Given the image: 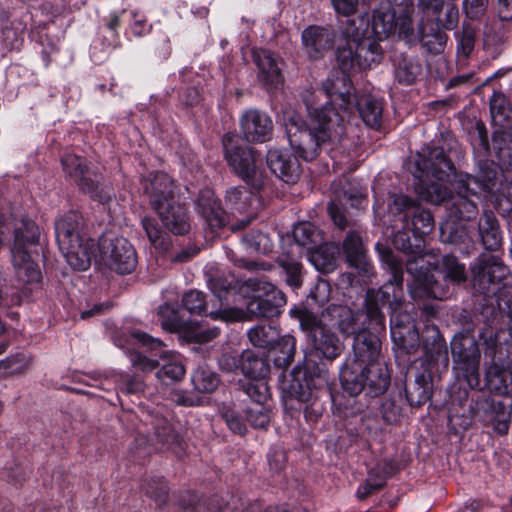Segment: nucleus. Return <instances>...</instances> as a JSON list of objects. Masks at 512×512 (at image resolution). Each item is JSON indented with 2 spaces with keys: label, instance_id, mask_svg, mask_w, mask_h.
Wrapping results in <instances>:
<instances>
[{
  "label": "nucleus",
  "instance_id": "obj_1",
  "mask_svg": "<svg viewBox=\"0 0 512 512\" xmlns=\"http://www.w3.org/2000/svg\"><path fill=\"white\" fill-rule=\"evenodd\" d=\"M362 314L354 313L347 306L330 305L318 319L308 310L297 311V318L301 329L307 333L311 347L310 354L305 353V370L310 367L308 357L314 353L317 357L329 360L338 357L343 344L338 337L330 331L337 327L345 335H355L353 353L347 359L340 372L342 387L350 395H358L364 389L368 394L377 396L384 393L390 385V374L387 366L379 362V338L366 329H360L358 320ZM327 383L325 372L318 368L314 376L304 373L303 382L294 375L289 385V393L297 400L315 405L317 391Z\"/></svg>",
  "mask_w": 512,
  "mask_h": 512
},
{
  "label": "nucleus",
  "instance_id": "obj_2",
  "mask_svg": "<svg viewBox=\"0 0 512 512\" xmlns=\"http://www.w3.org/2000/svg\"><path fill=\"white\" fill-rule=\"evenodd\" d=\"M338 67L339 70H334L322 87L330 103L317 105L306 101L309 124L304 123L295 111L287 110L283 114L288 141L306 161L316 158L322 145L340 142L345 134L346 114L352 110L355 97L351 93V70Z\"/></svg>",
  "mask_w": 512,
  "mask_h": 512
},
{
  "label": "nucleus",
  "instance_id": "obj_3",
  "mask_svg": "<svg viewBox=\"0 0 512 512\" xmlns=\"http://www.w3.org/2000/svg\"><path fill=\"white\" fill-rule=\"evenodd\" d=\"M83 219L75 211H70L55 223L56 240L67 263L75 270L85 271L92 259L100 265L121 274L131 273L137 265L134 247L123 237L104 234L100 237L96 253V243L82 234Z\"/></svg>",
  "mask_w": 512,
  "mask_h": 512
},
{
  "label": "nucleus",
  "instance_id": "obj_4",
  "mask_svg": "<svg viewBox=\"0 0 512 512\" xmlns=\"http://www.w3.org/2000/svg\"><path fill=\"white\" fill-rule=\"evenodd\" d=\"M394 247L404 254L402 265L406 264L407 272L413 277L409 291L414 299H442L445 294L441 291L432 270L436 264L435 257L424 252V239L413 233V242L407 231H398L393 236Z\"/></svg>",
  "mask_w": 512,
  "mask_h": 512
},
{
  "label": "nucleus",
  "instance_id": "obj_5",
  "mask_svg": "<svg viewBox=\"0 0 512 512\" xmlns=\"http://www.w3.org/2000/svg\"><path fill=\"white\" fill-rule=\"evenodd\" d=\"M380 259L391 274L389 280L378 291L369 290L366 298V316L380 328L384 327V316L381 306L388 305L390 309H399L403 298V267L402 260L388 248L376 245Z\"/></svg>",
  "mask_w": 512,
  "mask_h": 512
},
{
  "label": "nucleus",
  "instance_id": "obj_6",
  "mask_svg": "<svg viewBox=\"0 0 512 512\" xmlns=\"http://www.w3.org/2000/svg\"><path fill=\"white\" fill-rule=\"evenodd\" d=\"M344 35L346 43L337 49V65L344 70L370 68L382 57L379 40L370 35L368 27H356L355 21L347 24Z\"/></svg>",
  "mask_w": 512,
  "mask_h": 512
},
{
  "label": "nucleus",
  "instance_id": "obj_7",
  "mask_svg": "<svg viewBox=\"0 0 512 512\" xmlns=\"http://www.w3.org/2000/svg\"><path fill=\"white\" fill-rule=\"evenodd\" d=\"M420 175L416 184V191L422 200L440 204L444 202L449 193L446 181L453 172V165L443 154L442 150L434 149L428 160L416 161Z\"/></svg>",
  "mask_w": 512,
  "mask_h": 512
},
{
  "label": "nucleus",
  "instance_id": "obj_8",
  "mask_svg": "<svg viewBox=\"0 0 512 512\" xmlns=\"http://www.w3.org/2000/svg\"><path fill=\"white\" fill-rule=\"evenodd\" d=\"M38 238L39 229L29 219H23L21 225L15 227L11 257L16 276L22 283H38L41 279V271L32 256Z\"/></svg>",
  "mask_w": 512,
  "mask_h": 512
},
{
  "label": "nucleus",
  "instance_id": "obj_9",
  "mask_svg": "<svg viewBox=\"0 0 512 512\" xmlns=\"http://www.w3.org/2000/svg\"><path fill=\"white\" fill-rule=\"evenodd\" d=\"M454 370L472 389L480 385V350L475 337L469 333H459L451 341Z\"/></svg>",
  "mask_w": 512,
  "mask_h": 512
},
{
  "label": "nucleus",
  "instance_id": "obj_10",
  "mask_svg": "<svg viewBox=\"0 0 512 512\" xmlns=\"http://www.w3.org/2000/svg\"><path fill=\"white\" fill-rule=\"evenodd\" d=\"M492 189L490 178H478L470 175L461 177L457 182V194L452 196L451 211L459 219L470 220L478 212L476 201L481 193Z\"/></svg>",
  "mask_w": 512,
  "mask_h": 512
},
{
  "label": "nucleus",
  "instance_id": "obj_11",
  "mask_svg": "<svg viewBox=\"0 0 512 512\" xmlns=\"http://www.w3.org/2000/svg\"><path fill=\"white\" fill-rule=\"evenodd\" d=\"M240 138L234 133H226L223 136V148L225 159L233 171L243 180L250 182L257 176L258 163L260 162L254 150L239 144Z\"/></svg>",
  "mask_w": 512,
  "mask_h": 512
},
{
  "label": "nucleus",
  "instance_id": "obj_12",
  "mask_svg": "<svg viewBox=\"0 0 512 512\" xmlns=\"http://www.w3.org/2000/svg\"><path fill=\"white\" fill-rule=\"evenodd\" d=\"M62 166L67 175L75 178L81 189L94 200L106 203L110 199L109 188L100 183L101 176L87 168L82 158L67 154L62 158Z\"/></svg>",
  "mask_w": 512,
  "mask_h": 512
},
{
  "label": "nucleus",
  "instance_id": "obj_13",
  "mask_svg": "<svg viewBox=\"0 0 512 512\" xmlns=\"http://www.w3.org/2000/svg\"><path fill=\"white\" fill-rule=\"evenodd\" d=\"M473 279L487 293H495L491 286L503 283L506 285L510 279V271L504 265L498 253L485 252L477 259V263L471 266Z\"/></svg>",
  "mask_w": 512,
  "mask_h": 512
},
{
  "label": "nucleus",
  "instance_id": "obj_14",
  "mask_svg": "<svg viewBox=\"0 0 512 512\" xmlns=\"http://www.w3.org/2000/svg\"><path fill=\"white\" fill-rule=\"evenodd\" d=\"M219 302V295L207 300L205 294L197 290H191L183 296V305L192 314H205L214 320L220 319L225 322L239 321L243 318V312L239 309H217Z\"/></svg>",
  "mask_w": 512,
  "mask_h": 512
},
{
  "label": "nucleus",
  "instance_id": "obj_15",
  "mask_svg": "<svg viewBox=\"0 0 512 512\" xmlns=\"http://www.w3.org/2000/svg\"><path fill=\"white\" fill-rule=\"evenodd\" d=\"M130 361L134 367L142 371H151L160 363L142 356L140 353H131ZM161 368L157 372V377L164 384L180 380L185 374V368L179 355L169 354L161 357Z\"/></svg>",
  "mask_w": 512,
  "mask_h": 512
},
{
  "label": "nucleus",
  "instance_id": "obj_16",
  "mask_svg": "<svg viewBox=\"0 0 512 512\" xmlns=\"http://www.w3.org/2000/svg\"><path fill=\"white\" fill-rule=\"evenodd\" d=\"M159 315L162 318L161 325L163 329L170 332L182 331L189 341L207 343L216 338L220 333L219 328L216 326L204 327L197 324L184 328L177 314L174 311H170L166 306L160 308Z\"/></svg>",
  "mask_w": 512,
  "mask_h": 512
},
{
  "label": "nucleus",
  "instance_id": "obj_17",
  "mask_svg": "<svg viewBox=\"0 0 512 512\" xmlns=\"http://www.w3.org/2000/svg\"><path fill=\"white\" fill-rule=\"evenodd\" d=\"M388 4H380L374 11L371 26L366 24L370 35L382 41L392 35L397 26L403 32L408 31L411 21H403L398 14L389 8Z\"/></svg>",
  "mask_w": 512,
  "mask_h": 512
},
{
  "label": "nucleus",
  "instance_id": "obj_18",
  "mask_svg": "<svg viewBox=\"0 0 512 512\" xmlns=\"http://www.w3.org/2000/svg\"><path fill=\"white\" fill-rule=\"evenodd\" d=\"M241 130L249 142H265L270 139L273 122L265 113L257 109H249L241 117Z\"/></svg>",
  "mask_w": 512,
  "mask_h": 512
},
{
  "label": "nucleus",
  "instance_id": "obj_19",
  "mask_svg": "<svg viewBox=\"0 0 512 512\" xmlns=\"http://www.w3.org/2000/svg\"><path fill=\"white\" fill-rule=\"evenodd\" d=\"M291 148L295 153L294 157L279 149H271L267 153V164L270 170L286 183L295 182L300 174V165L296 156L304 159L296 149Z\"/></svg>",
  "mask_w": 512,
  "mask_h": 512
},
{
  "label": "nucleus",
  "instance_id": "obj_20",
  "mask_svg": "<svg viewBox=\"0 0 512 512\" xmlns=\"http://www.w3.org/2000/svg\"><path fill=\"white\" fill-rule=\"evenodd\" d=\"M142 187L154 209L173 200V182L164 172L150 174L142 181Z\"/></svg>",
  "mask_w": 512,
  "mask_h": 512
},
{
  "label": "nucleus",
  "instance_id": "obj_21",
  "mask_svg": "<svg viewBox=\"0 0 512 512\" xmlns=\"http://www.w3.org/2000/svg\"><path fill=\"white\" fill-rule=\"evenodd\" d=\"M253 61L258 68V79L267 89L278 88L282 75L276 57L265 49H253Z\"/></svg>",
  "mask_w": 512,
  "mask_h": 512
},
{
  "label": "nucleus",
  "instance_id": "obj_22",
  "mask_svg": "<svg viewBox=\"0 0 512 512\" xmlns=\"http://www.w3.org/2000/svg\"><path fill=\"white\" fill-rule=\"evenodd\" d=\"M302 43L310 58H318L334 43L331 30L320 26H309L302 32Z\"/></svg>",
  "mask_w": 512,
  "mask_h": 512
},
{
  "label": "nucleus",
  "instance_id": "obj_23",
  "mask_svg": "<svg viewBox=\"0 0 512 512\" xmlns=\"http://www.w3.org/2000/svg\"><path fill=\"white\" fill-rule=\"evenodd\" d=\"M163 225L173 234H185L190 230V220L186 209L175 203L174 200L167 202L159 209H155Z\"/></svg>",
  "mask_w": 512,
  "mask_h": 512
},
{
  "label": "nucleus",
  "instance_id": "obj_24",
  "mask_svg": "<svg viewBox=\"0 0 512 512\" xmlns=\"http://www.w3.org/2000/svg\"><path fill=\"white\" fill-rule=\"evenodd\" d=\"M196 208L211 229L214 230L225 225V213L211 189L206 188L200 191L196 200Z\"/></svg>",
  "mask_w": 512,
  "mask_h": 512
},
{
  "label": "nucleus",
  "instance_id": "obj_25",
  "mask_svg": "<svg viewBox=\"0 0 512 512\" xmlns=\"http://www.w3.org/2000/svg\"><path fill=\"white\" fill-rule=\"evenodd\" d=\"M418 35L421 43L429 52L440 53L443 51L446 43V34L442 31L439 21H420Z\"/></svg>",
  "mask_w": 512,
  "mask_h": 512
},
{
  "label": "nucleus",
  "instance_id": "obj_26",
  "mask_svg": "<svg viewBox=\"0 0 512 512\" xmlns=\"http://www.w3.org/2000/svg\"><path fill=\"white\" fill-rule=\"evenodd\" d=\"M309 260L312 265L321 272L329 273L336 267L339 248L332 243H326L315 249L308 247Z\"/></svg>",
  "mask_w": 512,
  "mask_h": 512
},
{
  "label": "nucleus",
  "instance_id": "obj_27",
  "mask_svg": "<svg viewBox=\"0 0 512 512\" xmlns=\"http://www.w3.org/2000/svg\"><path fill=\"white\" fill-rule=\"evenodd\" d=\"M171 415L163 406H156L151 410L143 412L142 421L151 425L155 435L162 442H168L171 433Z\"/></svg>",
  "mask_w": 512,
  "mask_h": 512
},
{
  "label": "nucleus",
  "instance_id": "obj_28",
  "mask_svg": "<svg viewBox=\"0 0 512 512\" xmlns=\"http://www.w3.org/2000/svg\"><path fill=\"white\" fill-rule=\"evenodd\" d=\"M486 381L488 388L503 396L512 394V371L498 366L497 364L491 365L486 372Z\"/></svg>",
  "mask_w": 512,
  "mask_h": 512
},
{
  "label": "nucleus",
  "instance_id": "obj_29",
  "mask_svg": "<svg viewBox=\"0 0 512 512\" xmlns=\"http://www.w3.org/2000/svg\"><path fill=\"white\" fill-rule=\"evenodd\" d=\"M247 284L252 291H258L260 293L263 300L268 303V306L271 307L270 309L273 310L275 315L280 313L279 309L286 304V297L282 291L277 289L270 282L260 279H249Z\"/></svg>",
  "mask_w": 512,
  "mask_h": 512
},
{
  "label": "nucleus",
  "instance_id": "obj_30",
  "mask_svg": "<svg viewBox=\"0 0 512 512\" xmlns=\"http://www.w3.org/2000/svg\"><path fill=\"white\" fill-rule=\"evenodd\" d=\"M479 236L488 251H496L501 244L498 222L492 212L485 211L479 221Z\"/></svg>",
  "mask_w": 512,
  "mask_h": 512
},
{
  "label": "nucleus",
  "instance_id": "obj_31",
  "mask_svg": "<svg viewBox=\"0 0 512 512\" xmlns=\"http://www.w3.org/2000/svg\"><path fill=\"white\" fill-rule=\"evenodd\" d=\"M343 250L346 259L351 266L362 268L368 272V262L366 261L362 239L356 232H349L343 241Z\"/></svg>",
  "mask_w": 512,
  "mask_h": 512
},
{
  "label": "nucleus",
  "instance_id": "obj_32",
  "mask_svg": "<svg viewBox=\"0 0 512 512\" xmlns=\"http://www.w3.org/2000/svg\"><path fill=\"white\" fill-rule=\"evenodd\" d=\"M240 370L249 379H260L269 374L270 367L264 358L255 355L253 351L246 350L240 355Z\"/></svg>",
  "mask_w": 512,
  "mask_h": 512
},
{
  "label": "nucleus",
  "instance_id": "obj_33",
  "mask_svg": "<svg viewBox=\"0 0 512 512\" xmlns=\"http://www.w3.org/2000/svg\"><path fill=\"white\" fill-rule=\"evenodd\" d=\"M274 364L279 368L288 367L295 355L296 339L291 335H284L270 347Z\"/></svg>",
  "mask_w": 512,
  "mask_h": 512
},
{
  "label": "nucleus",
  "instance_id": "obj_34",
  "mask_svg": "<svg viewBox=\"0 0 512 512\" xmlns=\"http://www.w3.org/2000/svg\"><path fill=\"white\" fill-rule=\"evenodd\" d=\"M357 110L367 126L377 128L381 124L382 104L370 95L357 100Z\"/></svg>",
  "mask_w": 512,
  "mask_h": 512
},
{
  "label": "nucleus",
  "instance_id": "obj_35",
  "mask_svg": "<svg viewBox=\"0 0 512 512\" xmlns=\"http://www.w3.org/2000/svg\"><path fill=\"white\" fill-rule=\"evenodd\" d=\"M278 330L271 325H257L248 332L252 345L259 348H270L278 339Z\"/></svg>",
  "mask_w": 512,
  "mask_h": 512
},
{
  "label": "nucleus",
  "instance_id": "obj_36",
  "mask_svg": "<svg viewBox=\"0 0 512 512\" xmlns=\"http://www.w3.org/2000/svg\"><path fill=\"white\" fill-rule=\"evenodd\" d=\"M192 382L196 390L203 393L213 392L218 384L217 375L207 367H199L193 373Z\"/></svg>",
  "mask_w": 512,
  "mask_h": 512
},
{
  "label": "nucleus",
  "instance_id": "obj_37",
  "mask_svg": "<svg viewBox=\"0 0 512 512\" xmlns=\"http://www.w3.org/2000/svg\"><path fill=\"white\" fill-rule=\"evenodd\" d=\"M244 392L254 401V405H265L270 397L268 383L265 378L249 379L243 385Z\"/></svg>",
  "mask_w": 512,
  "mask_h": 512
},
{
  "label": "nucleus",
  "instance_id": "obj_38",
  "mask_svg": "<svg viewBox=\"0 0 512 512\" xmlns=\"http://www.w3.org/2000/svg\"><path fill=\"white\" fill-rule=\"evenodd\" d=\"M421 70V65L418 62L404 57L395 66V77L400 83L412 84Z\"/></svg>",
  "mask_w": 512,
  "mask_h": 512
},
{
  "label": "nucleus",
  "instance_id": "obj_39",
  "mask_svg": "<svg viewBox=\"0 0 512 512\" xmlns=\"http://www.w3.org/2000/svg\"><path fill=\"white\" fill-rule=\"evenodd\" d=\"M441 271L447 280L454 283L464 282L467 278L465 266L451 255H446L442 258Z\"/></svg>",
  "mask_w": 512,
  "mask_h": 512
},
{
  "label": "nucleus",
  "instance_id": "obj_40",
  "mask_svg": "<svg viewBox=\"0 0 512 512\" xmlns=\"http://www.w3.org/2000/svg\"><path fill=\"white\" fill-rule=\"evenodd\" d=\"M411 225L413 233L423 239L433 230V217L429 211L417 210L413 214Z\"/></svg>",
  "mask_w": 512,
  "mask_h": 512
},
{
  "label": "nucleus",
  "instance_id": "obj_41",
  "mask_svg": "<svg viewBox=\"0 0 512 512\" xmlns=\"http://www.w3.org/2000/svg\"><path fill=\"white\" fill-rule=\"evenodd\" d=\"M142 225L154 247L159 249H166L168 247L166 234L157 226L155 220L143 218Z\"/></svg>",
  "mask_w": 512,
  "mask_h": 512
},
{
  "label": "nucleus",
  "instance_id": "obj_42",
  "mask_svg": "<svg viewBox=\"0 0 512 512\" xmlns=\"http://www.w3.org/2000/svg\"><path fill=\"white\" fill-rule=\"evenodd\" d=\"M293 238L297 246H307L317 242L318 233L311 223L303 222L294 227Z\"/></svg>",
  "mask_w": 512,
  "mask_h": 512
},
{
  "label": "nucleus",
  "instance_id": "obj_43",
  "mask_svg": "<svg viewBox=\"0 0 512 512\" xmlns=\"http://www.w3.org/2000/svg\"><path fill=\"white\" fill-rule=\"evenodd\" d=\"M445 0H419L421 20L424 22L439 21Z\"/></svg>",
  "mask_w": 512,
  "mask_h": 512
},
{
  "label": "nucleus",
  "instance_id": "obj_44",
  "mask_svg": "<svg viewBox=\"0 0 512 512\" xmlns=\"http://www.w3.org/2000/svg\"><path fill=\"white\" fill-rule=\"evenodd\" d=\"M246 416L248 422L255 428H266L270 422V411L264 405L250 406Z\"/></svg>",
  "mask_w": 512,
  "mask_h": 512
},
{
  "label": "nucleus",
  "instance_id": "obj_45",
  "mask_svg": "<svg viewBox=\"0 0 512 512\" xmlns=\"http://www.w3.org/2000/svg\"><path fill=\"white\" fill-rule=\"evenodd\" d=\"M254 295L247 303V312L251 316L256 317H273L275 314L273 310H271L268 306V303L263 300V297L260 295L258 291H253Z\"/></svg>",
  "mask_w": 512,
  "mask_h": 512
},
{
  "label": "nucleus",
  "instance_id": "obj_46",
  "mask_svg": "<svg viewBox=\"0 0 512 512\" xmlns=\"http://www.w3.org/2000/svg\"><path fill=\"white\" fill-rule=\"evenodd\" d=\"M280 264L286 272L287 284L293 288H298L301 285L300 263L296 259L286 257L280 261Z\"/></svg>",
  "mask_w": 512,
  "mask_h": 512
},
{
  "label": "nucleus",
  "instance_id": "obj_47",
  "mask_svg": "<svg viewBox=\"0 0 512 512\" xmlns=\"http://www.w3.org/2000/svg\"><path fill=\"white\" fill-rule=\"evenodd\" d=\"M226 199L236 206L239 211L246 209V202L251 203L254 199L251 192L245 188H232L227 192Z\"/></svg>",
  "mask_w": 512,
  "mask_h": 512
},
{
  "label": "nucleus",
  "instance_id": "obj_48",
  "mask_svg": "<svg viewBox=\"0 0 512 512\" xmlns=\"http://www.w3.org/2000/svg\"><path fill=\"white\" fill-rule=\"evenodd\" d=\"M381 4H388L391 10L398 14L400 20L411 21L410 14L413 10L412 0H386Z\"/></svg>",
  "mask_w": 512,
  "mask_h": 512
},
{
  "label": "nucleus",
  "instance_id": "obj_49",
  "mask_svg": "<svg viewBox=\"0 0 512 512\" xmlns=\"http://www.w3.org/2000/svg\"><path fill=\"white\" fill-rule=\"evenodd\" d=\"M145 493L150 497H153L159 506L166 502L167 487L165 482L161 479H157L152 483L147 484Z\"/></svg>",
  "mask_w": 512,
  "mask_h": 512
},
{
  "label": "nucleus",
  "instance_id": "obj_50",
  "mask_svg": "<svg viewBox=\"0 0 512 512\" xmlns=\"http://www.w3.org/2000/svg\"><path fill=\"white\" fill-rule=\"evenodd\" d=\"M330 295V284L325 280H319L315 287L310 291L309 297L318 304H324L328 301Z\"/></svg>",
  "mask_w": 512,
  "mask_h": 512
},
{
  "label": "nucleus",
  "instance_id": "obj_51",
  "mask_svg": "<svg viewBox=\"0 0 512 512\" xmlns=\"http://www.w3.org/2000/svg\"><path fill=\"white\" fill-rule=\"evenodd\" d=\"M391 317H390V328H391V335L393 338H396L397 335L399 338L402 337V333L398 331L401 328H405L406 325L409 324V316L408 315H401L398 313V309H391Z\"/></svg>",
  "mask_w": 512,
  "mask_h": 512
},
{
  "label": "nucleus",
  "instance_id": "obj_52",
  "mask_svg": "<svg viewBox=\"0 0 512 512\" xmlns=\"http://www.w3.org/2000/svg\"><path fill=\"white\" fill-rule=\"evenodd\" d=\"M475 44V32L471 28H464L462 35L459 39L458 49L464 55L468 56Z\"/></svg>",
  "mask_w": 512,
  "mask_h": 512
},
{
  "label": "nucleus",
  "instance_id": "obj_53",
  "mask_svg": "<svg viewBox=\"0 0 512 512\" xmlns=\"http://www.w3.org/2000/svg\"><path fill=\"white\" fill-rule=\"evenodd\" d=\"M117 385L120 390L131 394L137 393L143 389V383L135 378H130L128 375L121 374L117 380Z\"/></svg>",
  "mask_w": 512,
  "mask_h": 512
},
{
  "label": "nucleus",
  "instance_id": "obj_54",
  "mask_svg": "<svg viewBox=\"0 0 512 512\" xmlns=\"http://www.w3.org/2000/svg\"><path fill=\"white\" fill-rule=\"evenodd\" d=\"M223 418L229 429L237 434L243 435L246 432V425L234 411H226Z\"/></svg>",
  "mask_w": 512,
  "mask_h": 512
},
{
  "label": "nucleus",
  "instance_id": "obj_55",
  "mask_svg": "<svg viewBox=\"0 0 512 512\" xmlns=\"http://www.w3.org/2000/svg\"><path fill=\"white\" fill-rule=\"evenodd\" d=\"M488 0H464L466 14L475 19L484 14Z\"/></svg>",
  "mask_w": 512,
  "mask_h": 512
},
{
  "label": "nucleus",
  "instance_id": "obj_56",
  "mask_svg": "<svg viewBox=\"0 0 512 512\" xmlns=\"http://www.w3.org/2000/svg\"><path fill=\"white\" fill-rule=\"evenodd\" d=\"M130 338L134 343L140 344L150 349H157L162 346L161 340L153 338L145 332L135 331L131 334Z\"/></svg>",
  "mask_w": 512,
  "mask_h": 512
},
{
  "label": "nucleus",
  "instance_id": "obj_57",
  "mask_svg": "<svg viewBox=\"0 0 512 512\" xmlns=\"http://www.w3.org/2000/svg\"><path fill=\"white\" fill-rule=\"evenodd\" d=\"M334 10L343 16H350L357 11L358 0H331Z\"/></svg>",
  "mask_w": 512,
  "mask_h": 512
},
{
  "label": "nucleus",
  "instance_id": "obj_58",
  "mask_svg": "<svg viewBox=\"0 0 512 512\" xmlns=\"http://www.w3.org/2000/svg\"><path fill=\"white\" fill-rule=\"evenodd\" d=\"M243 240L245 243H247L248 247L255 252H261V245L265 247L268 242L267 236L262 233H258L256 236L247 235ZM263 251H265V248Z\"/></svg>",
  "mask_w": 512,
  "mask_h": 512
},
{
  "label": "nucleus",
  "instance_id": "obj_59",
  "mask_svg": "<svg viewBox=\"0 0 512 512\" xmlns=\"http://www.w3.org/2000/svg\"><path fill=\"white\" fill-rule=\"evenodd\" d=\"M504 101V98L494 97L490 102V111L494 122H501L506 118L505 109L502 106Z\"/></svg>",
  "mask_w": 512,
  "mask_h": 512
},
{
  "label": "nucleus",
  "instance_id": "obj_60",
  "mask_svg": "<svg viewBox=\"0 0 512 512\" xmlns=\"http://www.w3.org/2000/svg\"><path fill=\"white\" fill-rule=\"evenodd\" d=\"M328 213L333 220L334 224L340 229H344L347 226V221L340 208L335 203L328 205Z\"/></svg>",
  "mask_w": 512,
  "mask_h": 512
},
{
  "label": "nucleus",
  "instance_id": "obj_61",
  "mask_svg": "<svg viewBox=\"0 0 512 512\" xmlns=\"http://www.w3.org/2000/svg\"><path fill=\"white\" fill-rule=\"evenodd\" d=\"M383 484V480L372 481L371 479H368L364 484H362L358 488L357 495L359 498H365L372 492L380 489L383 486Z\"/></svg>",
  "mask_w": 512,
  "mask_h": 512
},
{
  "label": "nucleus",
  "instance_id": "obj_62",
  "mask_svg": "<svg viewBox=\"0 0 512 512\" xmlns=\"http://www.w3.org/2000/svg\"><path fill=\"white\" fill-rule=\"evenodd\" d=\"M220 366L226 371L240 369V357L238 358L236 355H223L220 359Z\"/></svg>",
  "mask_w": 512,
  "mask_h": 512
},
{
  "label": "nucleus",
  "instance_id": "obj_63",
  "mask_svg": "<svg viewBox=\"0 0 512 512\" xmlns=\"http://www.w3.org/2000/svg\"><path fill=\"white\" fill-rule=\"evenodd\" d=\"M413 205V201L404 195H397L394 197L392 204H390L391 210L402 211Z\"/></svg>",
  "mask_w": 512,
  "mask_h": 512
},
{
  "label": "nucleus",
  "instance_id": "obj_64",
  "mask_svg": "<svg viewBox=\"0 0 512 512\" xmlns=\"http://www.w3.org/2000/svg\"><path fill=\"white\" fill-rule=\"evenodd\" d=\"M498 14L502 20L512 19V0H499Z\"/></svg>",
  "mask_w": 512,
  "mask_h": 512
}]
</instances>
